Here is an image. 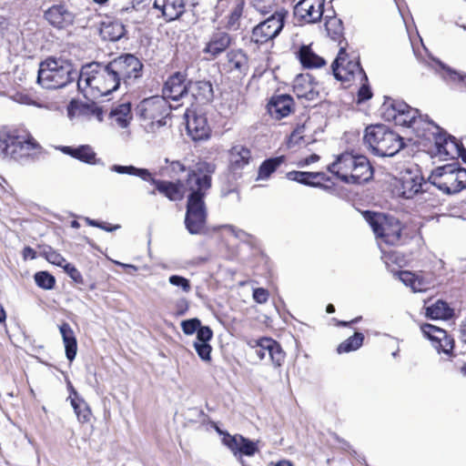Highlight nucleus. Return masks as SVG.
Masks as SVG:
<instances>
[{"mask_svg": "<svg viewBox=\"0 0 466 466\" xmlns=\"http://www.w3.org/2000/svg\"><path fill=\"white\" fill-rule=\"evenodd\" d=\"M39 147V144L27 133L19 134L16 130L5 129L0 131V150L6 156L22 157Z\"/></svg>", "mask_w": 466, "mask_h": 466, "instance_id": "10", "label": "nucleus"}, {"mask_svg": "<svg viewBox=\"0 0 466 466\" xmlns=\"http://www.w3.org/2000/svg\"><path fill=\"white\" fill-rule=\"evenodd\" d=\"M170 167H171V170L176 174L184 172L186 170L185 166L179 161L170 162Z\"/></svg>", "mask_w": 466, "mask_h": 466, "instance_id": "61", "label": "nucleus"}, {"mask_svg": "<svg viewBox=\"0 0 466 466\" xmlns=\"http://www.w3.org/2000/svg\"><path fill=\"white\" fill-rule=\"evenodd\" d=\"M258 360L268 359L275 368H280L285 360L286 354L281 346L275 339L268 337L250 339L247 341Z\"/></svg>", "mask_w": 466, "mask_h": 466, "instance_id": "13", "label": "nucleus"}, {"mask_svg": "<svg viewBox=\"0 0 466 466\" xmlns=\"http://www.w3.org/2000/svg\"><path fill=\"white\" fill-rule=\"evenodd\" d=\"M416 277H417V275H415L410 271H401L400 273V279L401 280V282L404 285L410 287V289H412V287L414 285Z\"/></svg>", "mask_w": 466, "mask_h": 466, "instance_id": "57", "label": "nucleus"}, {"mask_svg": "<svg viewBox=\"0 0 466 466\" xmlns=\"http://www.w3.org/2000/svg\"><path fill=\"white\" fill-rule=\"evenodd\" d=\"M207 216L186 212L185 225L190 234H201L204 231Z\"/></svg>", "mask_w": 466, "mask_h": 466, "instance_id": "34", "label": "nucleus"}, {"mask_svg": "<svg viewBox=\"0 0 466 466\" xmlns=\"http://www.w3.org/2000/svg\"><path fill=\"white\" fill-rule=\"evenodd\" d=\"M282 162H283L282 157H276V158H270V159L264 161L258 169V178L259 179L268 178Z\"/></svg>", "mask_w": 466, "mask_h": 466, "instance_id": "39", "label": "nucleus"}, {"mask_svg": "<svg viewBox=\"0 0 466 466\" xmlns=\"http://www.w3.org/2000/svg\"><path fill=\"white\" fill-rule=\"evenodd\" d=\"M328 170L347 184L367 182L373 175L371 165L365 156L349 152L338 156Z\"/></svg>", "mask_w": 466, "mask_h": 466, "instance_id": "3", "label": "nucleus"}, {"mask_svg": "<svg viewBox=\"0 0 466 466\" xmlns=\"http://www.w3.org/2000/svg\"><path fill=\"white\" fill-rule=\"evenodd\" d=\"M35 280L38 287L45 289H53L56 282L55 278L46 271L35 273Z\"/></svg>", "mask_w": 466, "mask_h": 466, "instance_id": "43", "label": "nucleus"}, {"mask_svg": "<svg viewBox=\"0 0 466 466\" xmlns=\"http://www.w3.org/2000/svg\"><path fill=\"white\" fill-rule=\"evenodd\" d=\"M110 117L119 127L126 128L131 119L130 106L128 104L119 105L111 111Z\"/></svg>", "mask_w": 466, "mask_h": 466, "instance_id": "36", "label": "nucleus"}, {"mask_svg": "<svg viewBox=\"0 0 466 466\" xmlns=\"http://www.w3.org/2000/svg\"><path fill=\"white\" fill-rule=\"evenodd\" d=\"M201 326V322L198 319L194 318L187 320H183L181 322V328L185 334L192 335L198 331L199 327Z\"/></svg>", "mask_w": 466, "mask_h": 466, "instance_id": "47", "label": "nucleus"}, {"mask_svg": "<svg viewBox=\"0 0 466 466\" xmlns=\"http://www.w3.org/2000/svg\"><path fill=\"white\" fill-rule=\"evenodd\" d=\"M148 2L149 0H134L133 7L136 9H140Z\"/></svg>", "mask_w": 466, "mask_h": 466, "instance_id": "64", "label": "nucleus"}, {"mask_svg": "<svg viewBox=\"0 0 466 466\" xmlns=\"http://www.w3.org/2000/svg\"><path fill=\"white\" fill-rule=\"evenodd\" d=\"M42 255L48 262L61 268L66 262L65 258L51 247L45 248L42 251Z\"/></svg>", "mask_w": 466, "mask_h": 466, "instance_id": "41", "label": "nucleus"}, {"mask_svg": "<svg viewBox=\"0 0 466 466\" xmlns=\"http://www.w3.org/2000/svg\"><path fill=\"white\" fill-rule=\"evenodd\" d=\"M442 69L443 71L441 76L446 82L459 83L466 87V75L461 76L459 73L451 70L450 68H445L444 66H442Z\"/></svg>", "mask_w": 466, "mask_h": 466, "instance_id": "44", "label": "nucleus"}, {"mask_svg": "<svg viewBox=\"0 0 466 466\" xmlns=\"http://www.w3.org/2000/svg\"><path fill=\"white\" fill-rule=\"evenodd\" d=\"M293 99L289 95H280L271 98L268 104V111L275 119H281L291 112Z\"/></svg>", "mask_w": 466, "mask_h": 466, "instance_id": "26", "label": "nucleus"}, {"mask_svg": "<svg viewBox=\"0 0 466 466\" xmlns=\"http://www.w3.org/2000/svg\"><path fill=\"white\" fill-rule=\"evenodd\" d=\"M46 19L56 27H66L74 21V15L64 5H56L45 13Z\"/></svg>", "mask_w": 466, "mask_h": 466, "instance_id": "25", "label": "nucleus"}, {"mask_svg": "<svg viewBox=\"0 0 466 466\" xmlns=\"http://www.w3.org/2000/svg\"><path fill=\"white\" fill-rule=\"evenodd\" d=\"M231 43L232 38L228 33L217 30L210 35L209 40L203 49V53L209 55L212 58H215L226 51Z\"/></svg>", "mask_w": 466, "mask_h": 466, "instance_id": "23", "label": "nucleus"}, {"mask_svg": "<svg viewBox=\"0 0 466 466\" xmlns=\"http://www.w3.org/2000/svg\"><path fill=\"white\" fill-rule=\"evenodd\" d=\"M59 330L65 345L66 356L70 361H72L76 358L77 351V342L74 330L66 322L60 325Z\"/></svg>", "mask_w": 466, "mask_h": 466, "instance_id": "31", "label": "nucleus"}, {"mask_svg": "<svg viewBox=\"0 0 466 466\" xmlns=\"http://www.w3.org/2000/svg\"><path fill=\"white\" fill-rule=\"evenodd\" d=\"M453 310L442 300H438L426 309L427 317L433 319H447L452 316Z\"/></svg>", "mask_w": 466, "mask_h": 466, "instance_id": "35", "label": "nucleus"}, {"mask_svg": "<svg viewBox=\"0 0 466 466\" xmlns=\"http://www.w3.org/2000/svg\"><path fill=\"white\" fill-rule=\"evenodd\" d=\"M62 268H64V269L70 276V278L73 279L76 282H82V275L75 266L66 262Z\"/></svg>", "mask_w": 466, "mask_h": 466, "instance_id": "53", "label": "nucleus"}, {"mask_svg": "<svg viewBox=\"0 0 466 466\" xmlns=\"http://www.w3.org/2000/svg\"><path fill=\"white\" fill-rule=\"evenodd\" d=\"M434 129L431 135L436 148L435 155L444 160L460 157L466 163V149L462 144L442 132L439 127H434Z\"/></svg>", "mask_w": 466, "mask_h": 466, "instance_id": "15", "label": "nucleus"}, {"mask_svg": "<svg viewBox=\"0 0 466 466\" xmlns=\"http://www.w3.org/2000/svg\"><path fill=\"white\" fill-rule=\"evenodd\" d=\"M257 451H258L257 443L244 438V441L241 443L238 452L247 456H253Z\"/></svg>", "mask_w": 466, "mask_h": 466, "instance_id": "48", "label": "nucleus"}, {"mask_svg": "<svg viewBox=\"0 0 466 466\" xmlns=\"http://www.w3.org/2000/svg\"><path fill=\"white\" fill-rule=\"evenodd\" d=\"M287 13L277 11L253 28L251 39L257 44H265L275 38L284 26Z\"/></svg>", "mask_w": 466, "mask_h": 466, "instance_id": "16", "label": "nucleus"}, {"mask_svg": "<svg viewBox=\"0 0 466 466\" xmlns=\"http://www.w3.org/2000/svg\"><path fill=\"white\" fill-rule=\"evenodd\" d=\"M213 337L211 329L208 326H200L197 331V339L195 342L209 343Z\"/></svg>", "mask_w": 466, "mask_h": 466, "instance_id": "49", "label": "nucleus"}, {"mask_svg": "<svg viewBox=\"0 0 466 466\" xmlns=\"http://www.w3.org/2000/svg\"><path fill=\"white\" fill-rule=\"evenodd\" d=\"M244 441V437L241 435L229 436L225 440L226 445L236 454L239 451L241 443Z\"/></svg>", "mask_w": 466, "mask_h": 466, "instance_id": "50", "label": "nucleus"}, {"mask_svg": "<svg viewBox=\"0 0 466 466\" xmlns=\"http://www.w3.org/2000/svg\"><path fill=\"white\" fill-rule=\"evenodd\" d=\"M118 78L119 84L123 81L129 85L142 75L143 65L140 60L131 54L119 56L109 62Z\"/></svg>", "mask_w": 466, "mask_h": 466, "instance_id": "14", "label": "nucleus"}, {"mask_svg": "<svg viewBox=\"0 0 466 466\" xmlns=\"http://www.w3.org/2000/svg\"><path fill=\"white\" fill-rule=\"evenodd\" d=\"M305 126L301 125L297 127L293 132L291 133L289 137V144L290 145H298L300 140L303 138V132H304Z\"/></svg>", "mask_w": 466, "mask_h": 466, "instance_id": "56", "label": "nucleus"}, {"mask_svg": "<svg viewBox=\"0 0 466 466\" xmlns=\"http://www.w3.org/2000/svg\"><path fill=\"white\" fill-rule=\"evenodd\" d=\"M125 27L120 22L104 23L100 28V35L106 41H117L125 35Z\"/></svg>", "mask_w": 466, "mask_h": 466, "instance_id": "33", "label": "nucleus"}, {"mask_svg": "<svg viewBox=\"0 0 466 466\" xmlns=\"http://www.w3.org/2000/svg\"><path fill=\"white\" fill-rule=\"evenodd\" d=\"M361 86L358 92V103H362L368 99H370L372 96V93L370 89V86L367 85V81H359Z\"/></svg>", "mask_w": 466, "mask_h": 466, "instance_id": "51", "label": "nucleus"}, {"mask_svg": "<svg viewBox=\"0 0 466 466\" xmlns=\"http://www.w3.org/2000/svg\"><path fill=\"white\" fill-rule=\"evenodd\" d=\"M189 304L187 299H179L176 303V309H177V315H184L187 310L188 309Z\"/></svg>", "mask_w": 466, "mask_h": 466, "instance_id": "58", "label": "nucleus"}, {"mask_svg": "<svg viewBox=\"0 0 466 466\" xmlns=\"http://www.w3.org/2000/svg\"><path fill=\"white\" fill-rule=\"evenodd\" d=\"M187 0H154V7L161 11L167 21L179 18L186 11Z\"/></svg>", "mask_w": 466, "mask_h": 466, "instance_id": "24", "label": "nucleus"}, {"mask_svg": "<svg viewBox=\"0 0 466 466\" xmlns=\"http://www.w3.org/2000/svg\"><path fill=\"white\" fill-rule=\"evenodd\" d=\"M334 76L342 82L368 81L367 76L360 66L359 57L354 56L348 59L344 47L339 52L331 65Z\"/></svg>", "mask_w": 466, "mask_h": 466, "instance_id": "12", "label": "nucleus"}, {"mask_svg": "<svg viewBox=\"0 0 466 466\" xmlns=\"http://www.w3.org/2000/svg\"><path fill=\"white\" fill-rule=\"evenodd\" d=\"M225 69L231 73H245L248 68V57L241 50H232L227 54Z\"/></svg>", "mask_w": 466, "mask_h": 466, "instance_id": "28", "label": "nucleus"}, {"mask_svg": "<svg viewBox=\"0 0 466 466\" xmlns=\"http://www.w3.org/2000/svg\"><path fill=\"white\" fill-rule=\"evenodd\" d=\"M431 283L420 276L416 277L414 285L412 287L413 292H424L430 289Z\"/></svg>", "mask_w": 466, "mask_h": 466, "instance_id": "52", "label": "nucleus"}, {"mask_svg": "<svg viewBox=\"0 0 466 466\" xmlns=\"http://www.w3.org/2000/svg\"><path fill=\"white\" fill-rule=\"evenodd\" d=\"M60 150L63 153L87 164H94L96 160V153L93 151L92 147L87 145L80 146L76 148H73L71 147H61Z\"/></svg>", "mask_w": 466, "mask_h": 466, "instance_id": "32", "label": "nucleus"}, {"mask_svg": "<svg viewBox=\"0 0 466 466\" xmlns=\"http://www.w3.org/2000/svg\"><path fill=\"white\" fill-rule=\"evenodd\" d=\"M163 97L167 101L187 100L188 103V83L185 84L184 76L180 73H176L171 76L166 82L163 87Z\"/></svg>", "mask_w": 466, "mask_h": 466, "instance_id": "20", "label": "nucleus"}, {"mask_svg": "<svg viewBox=\"0 0 466 466\" xmlns=\"http://www.w3.org/2000/svg\"><path fill=\"white\" fill-rule=\"evenodd\" d=\"M319 160V156H318L317 154H312L309 157L300 160L298 163V166L300 167H303L305 166H309V165H310L312 163H315V162H317Z\"/></svg>", "mask_w": 466, "mask_h": 466, "instance_id": "59", "label": "nucleus"}, {"mask_svg": "<svg viewBox=\"0 0 466 466\" xmlns=\"http://www.w3.org/2000/svg\"><path fill=\"white\" fill-rule=\"evenodd\" d=\"M307 180H308V182H306L307 186L315 187H322V182L323 181H328L329 179L327 177V175L324 173V177L323 178H320V177L319 178H309Z\"/></svg>", "mask_w": 466, "mask_h": 466, "instance_id": "60", "label": "nucleus"}, {"mask_svg": "<svg viewBox=\"0 0 466 466\" xmlns=\"http://www.w3.org/2000/svg\"><path fill=\"white\" fill-rule=\"evenodd\" d=\"M429 181H425L419 170L407 169L395 184L396 193L404 198H412L417 194L428 190Z\"/></svg>", "mask_w": 466, "mask_h": 466, "instance_id": "17", "label": "nucleus"}, {"mask_svg": "<svg viewBox=\"0 0 466 466\" xmlns=\"http://www.w3.org/2000/svg\"><path fill=\"white\" fill-rule=\"evenodd\" d=\"M367 219L377 238L388 245L399 243L402 228L398 218L382 213L368 212Z\"/></svg>", "mask_w": 466, "mask_h": 466, "instance_id": "11", "label": "nucleus"}, {"mask_svg": "<svg viewBox=\"0 0 466 466\" xmlns=\"http://www.w3.org/2000/svg\"><path fill=\"white\" fill-rule=\"evenodd\" d=\"M193 346L203 361H209L211 360L212 348L209 343L194 342Z\"/></svg>", "mask_w": 466, "mask_h": 466, "instance_id": "46", "label": "nucleus"}, {"mask_svg": "<svg viewBox=\"0 0 466 466\" xmlns=\"http://www.w3.org/2000/svg\"><path fill=\"white\" fill-rule=\"evenodd\" d=\"M363 339V334L356 332L352 337L341 342L339 345L337 351L340 354L356 350L362 345Z\"/></svg>", "mask_w": 466, "mask_h": 466, "instance_id": "38", "label": "nucleus"}, {"mask_svg": "<svg viewBox=\"0 0 466 466\" xmlns=\"http://www.w3.org/2000/svg\"><path fill=\"white\" fill-rule=\"evenodd\" d=\"M79 75L80 72L69 61L49 57L39 65L37 82L47 89L62 88L78 80Z\"/></svg>", "mask_w": 466, "mask_h": 466, "instance_id": "4", "label": "nucleus"}, {"mask_svg": "<svg viewBox=\"0 0 466 466\" xmlns=\"http://www.w3.org/2000/svg\"><path fill=\"white\" fill-rule=\"evenodd\" d=\"M383 116L387 121H393L396 125L407 127H412L419 137H426L431 140V133L427 134L424 131L420 133V126L437 127L431 121H427L424 116L420 115L417 108L410 106L403 101L390 99L383 104ZM427 118V116H425Z\"/></svg>", "mask_w": 466, "mask_h": 466, "instance_id": "5", "label": "nucleus"}, {"mask_svg": "<svg viewBox=\"0 0 466 466\" xmlns=\"http://www.w3.org/2000/svg\"><path fill=\"white\" fill-rule=\"evenodd\" d=\"M229 167L233 171H238L247 165H248L251 159L250 150L242 146L236 145L229 150Z\"/></svg>", "mask_w": 466, "mask_h": 466, "instance_id": "27", "label": "nucleus"}, {"mask_svg": "<svg viewBox=\"0 0 466 466\" xmlns=\"http://www.w3.org/2000/svg\"><path fill=\"white\" fill-rule=\"evenodd\" d=\"M363 141L369 150L378 157H392L403 146L402 138L383 125L368 127Z\"/></svg>", "mask_w": 466, "mask_h": 466, "instance_id": "6", "label": "nucleus"}, {"mask_svg": "<svg viewBox=\"0 0 466 466\" xmlns=\"http://www.w3.org/2000/svg\"><path fill=\"white\" fill-rule=\"evenodd\" d=\"M250 5L258 12L266 14L271 5V0H250Z\"/></svg>", "mask_w": 466, "mask_h": 466, "instance_id": "55", "label": "nucleus"}, {"mask_svg": "<svg viewBox=\"0 0 466 466\" xmlns=\"http://www.w3.org/2000/svg\"><path fill=\"white\" fill-rule=\"evenodd\" d=\"M110 169L118 174H127L138 177L145 181H150L156 186L157 190L171 201L180 200L184 196L182 184L165 180H157L146 168H137L134 166L114 165Z\"/></svg>", "mask_w": 466, "mask_h": 466, "instance_id": "9", "label": "nucleus"}, {"mask_svg": "<svg viewBox=\"0 0 466 466\" xmlns=\"http://www.w3.org/2000/svg\"><path fill=\"white\" fill-rule=\"evenodd\" d=\"M325 0H300L294 7V15L308 24L319 22L324 15Z\"/></svg>", "mask_w": 466, "mask_h": 466, "instance_id": "18", "label": "nucleus"}, {"mask_svg": "<svg viewBox=\"0 0 466 466\" xmlns=\"http://www.w3.org/2000/svg\"><path fill=\"white\" fill-rule=\"evenodd\" d=\"M168 282L170 285L180 288L181 290L185 293H188L191 290V285L189 279L179 276V275H171L168 278Z\"/></svg>", "mask_w": 466, "mask_h": 466, "instance_id": "45", "label": "nucleus"}, {"mask_svg": "<svg viewBox=\"0 0 466 466\" xmlns=\"http://www.w3.org/2000/svg\"><path fill=\"white\" fill-rule=\"evenodd\" d=\"M187 131L195 141L205 140L209 137L210 128L207 117L193 109H187L185 113Z\"/></svg>", "mask_w": 466, "mask_h": 466, "instance_id": "19", "label": "nucleus"}, {"mask_svg": "<svg viewBox=\"0 0 466 466\" xmlns=\"http://www.w3.org/2000/svg\"><path fill=\"white\" fill-rule=\"evenodd\" d=\"M325 28L328 32V35L332 39H337L342 35L343 33V25L342 21L338 18L336 15H325Z\"/></svg>", "mask_w": 466, "mask_h": 466, "instance_id": "37", "label": "nucleus"}, {"mask_svg": "<svg viewBox=\"0 0 466 466\" xmlns=\"http://www.w3.org/2000/svg\"><path fill=\"white\" fill-rule=\"evenodd\" d=\"M297 57L305 68H319L326 65L325 59L316 54L310 46H302L297 53Z\"/></svg>", "mask_w": 466, "mask_h": 466, "instance_id": "29", "label": "nucleus"}, {"mask_svg": "<svg viewBox=\"0 0 466 466\" xmlns=\"http://www.w3.org/2000/svg\"><path fill=\"white\" fill-rule=\"evenodd\" d=\"M429 183L445 194H456L466 187V169L457 164L438 167L429 177Z\"/></svg>", "mask_w": 466, "mask_h": 466, "instance_id": "8", "label": "nucleus"}, {"mask_svg": "<svg viewBox=\"0 0 466 466\" xmlns=\"http://www.w3.org/2000/svg\"><path fill=\"white\" fill-rule=\"evenodd\" d=\"M293 91L299 98L314 100L319 96L318 84L309 74L297 76L293 83Z\"/></svg>", "mask_w": 466, "mask_h": 466, "instance_id": "22", "label": "nucleus"}, {"mask_svg": "<svg viewBox=\"0 0 466 466\" xmlns=\"http://www.w3.org/2000/svg\"><path fill=\"white\" fill-rule=\"evenodd\" d=\"M136 111L145 131L148 134H155L157 129L166 126V118L170 113V106L165 97L155 96L142 100L137 105Z\"/></svg>", "mask_w": 466, "mask_h": 466, "instance_id": "7", "label": "nucleus"}, {"mask_svg": "<svg viewBox=\"0 0 466 466\" xmlns=\"http://www.w3.org/2000/svg\"><path fill=\"white\" fill-rule=\"evenodd\" d=\"M69 400L79 422L86 423L90 420L91 410L87 403L78 395L76 390L70 386Z\"/></svg>", "mask_w": 466, "mask_h": 466, "instance_id": "30", "label": "nucleus"}, {"mask_svg": "<svg viewBox=\"0 0 466 466\" xmlns=\"http://www.w3.org/2000/svg\"><path fill=\"white\" fill-rule=\"evenodd\" d=\"M36 257V253L35 251L30 248V247H25L23 250V258L25 260L26 259H34Z\"/></svg>", "mask_w": 466, "mask_h": 466, "instance_id": "62", "label": "nucleus"}, {"mask_svg": "<svg viewBox=\"0 0 466 466\" xmlns=\"http://www.w3.org/2000/svg\"><path fill=\"white\" fill-rule=\"evenodd\" d=\"M287 177L289 180L297 181L299 183L306 185L309 178H323V172H304V171H290L287 173Z\"/></svg>", "mask_w": 466, "mask_h": 466, "instance_id": "40", "label": "nucleus"}, {"mask_svg": "<svg viewBox=\"0 0 466 466\" xmlns=\"http://www.w3.org/2000/svg\"><path fill=\"white\" fill-rule=\"evenodd\" d=\"M216 165L212 162L199 161L188 173L186 182L190 194L187 198V212L206 215L204 198L211 187V175L216 171Z\"/></svg>", "mask_w": 466, "mask_h": 466, "instance_id": "2", "label": "nucleus"}, {"mask_svg": "<svg viewBox=\"0 0 466 466\" xmlns=\"http://www.w3.org/2000/svg\"><path fill=\"white\" fill-rule=\"evenodd\" d=\"M225 228H228L232 234H234L238 238H242L247 235L243 230L238 229L234 226L228 225L226 226Z\"/></svg>", "mask_w": 466, "mask_h": 466, "instance_id": "63", "label": "nucleus"}, {"mask_svg": "<svg viewBox=\"0 0 466 466\" xmlns=\"http://www.w3.org/2000/svg\"><path fill=\"white\" fill-rule=\"evenodd\" d=\"M188 95L190 104L194 101L200 104L210 102L214 96L211 82L208 80L188 82Z\"/></svg>", "mask_w": 466, "mask_h": 466, "instance_id": "21", "label": "nucleus"}, {"mask_svg": "<svg viewBox=\"0 0 466 466\" xmlns=\"http://www.w3.org/2000/svg\"><path fill=\"white\" fill-rule=\"evenodd\" d=\"M253 299L259 304L266 303L268 299V291L263 288H258L253 290Z\"/></svg>", "mask_w": 466, "mask_h": 466, "instance_id": "54", "label": "nucleus"}, {"mask_svg": "<svg viewBox=\"0 0 466 466\" xmlns=\"http://www.w3.org/2000/svg\"><path fill=\"white\" fill-rule=\"evenodd\" d=\"M421 330L429 339L432 340L441 341L442 339H446L445 330L431 324H424L421 327Z\"/></svg>", "mask_w": 466, "mask_h": 466, "instance_id": "42", "label": "nucleus"}, {"mask_svg": "<svg viewBox=\"0 0 466 466\" xmlns=\"http://www.w3.org/2000/svg\"><path fill=\"white\" fill-rule=\"evenodd\" d=\"M110 67V63L96 62L82 66L77 81L78 90L85 96H87V89H90L91 95L96 92L99 96H106L116 91L120 84L115 71Z\"/></svg>", "mask_w": 466, "mask_h": 466, "instance_id": "1", "label": "nucleus"}]
</instances>
